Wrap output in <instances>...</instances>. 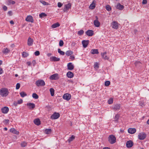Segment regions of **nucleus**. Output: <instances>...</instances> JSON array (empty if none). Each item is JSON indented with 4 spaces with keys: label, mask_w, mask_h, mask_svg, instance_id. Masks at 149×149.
I'll list each match as a JSON object with an SVG mask.
<instances>
[{
    "label": "nucleus",
    "mask_w": 149,
    "mask_h": 149,
    "mask_svg": "<svg viewBox=\"0 0 149 149\" xmlns=\"http://www.w3.org/2000/svg\"><path fill=\"white\" fill-rule=\"evenodd\" d=\"M10 50L8 48H4L2 52L5 54L9 53Z\"/></svg>",
    "instance_id": "obj_26"
},
{
    "label": "nucleus",
    "mask_w": 149,
    "mask_h": 149,
    "mask_svg": "<svg viewBox=\"0 0 149 149\" xmlns=\"http://www.w3.org/2000/svg\"><path fill=\"white\" fill-rule=\"evenodd\" d=\"M112 27L115 29H117L118 27V24L116 21H113L111 23Z\"/></svg>",
    "instance_id": "obj_8"
},
{
    "label": "nucleus",
    "mask_w": 149,
    "mask_h": 149,
    "mask_svg": "<svg viewBox=\"0 0 149 149\" xmlns=\"http://www.w3.org/2000/svg\"><path fill=\"white\" fill-rule=\"evenodd\" d=\"M115 7L117 9H118L119 10H122L124 8L123 6L121 5V4L119 3H117V5L115 6Z\"/></svg>",
    "instance_id": "obj_14"
},
{
    "label": "nucleus",
    "mask_w": 149,
    "mask_h": 149,
    "mask_svg": "<svg viewBox=\"0 0 149 149\" xmlns=\"http://www.w3.org/2000/svg\"><path fill=\"white\" fill-rule=\"evenodd\" d=\"M22 102H23L22 100L21 99L18 101L17 103L19 104H21L22 103Z\"/></svg>",
    "instance_id": "obj_52"
},
{
    "label": "nucleus",
    "mask_w": 149,
    "mask_h": 149,
    "mask_svg": "<svg viewBox=\"0 0 149 149\" xmlns=\"http://www.w3.org/2000/svg\"><path fill=\"white\" fill-rule=\"evenodd\" d=\"M22 56L24 57H26L29 56V54L26 52H24L22 53Z\"/></svg>",
    "instance_id": "obj_39"
},
{
    "label": "nucleus",
    "mask_w": 149,
    "mask_h": 149,
    "mask_svg": "<svg viewBox=\"0 0 149 149\" xmlns=\"http://www.w3.org/2000/svg\"><path fill=\"white\" fill-rule=\"evenodd\" d=\"M58 52L59 53L60 55H64L65 54V52H64L61 51L60 49H58Z\"/></svg>",
    "instance_id": "obj_37"
},
{
    "label": "nucleus",
    "mask_w": 149,
    "mask_h": 149,
    "mask_svg": "<svg viewBox=\"0 0 149 149\" xmlns=\"http://www.w3.org/2000/svg\"><path fill=\"white\" fill-rule=\"evenodd\" d=\"M119 115L118 114L116 115L114 118V120L115 122H117L119 118Z\"/></svg>",
    "instance_id": "obj_33"
},
{
    "label": "nucleus",
    "mask_w": 149,
    "mask_h": 149,
    "mask_svg": "<svg viewBox=\"0 0 149 149\" xmlns=\"http://www.w3.org/2000/svg\"><path fill=\"white\" fill-rule=\"evenodd\" d=\"M40 2L44 5H45L47 4V3L45 2V1H40Z\"/></svg>",
    "instance_id": "obj_50"
},
{
    "label": "nucleus",
    "mask_w": 149,
    "mask_h": 149,
    "mask_svg": "<svg viewBox=\"0 0 149 149\" xmlns=\"http://www.w3.org/2000/svg\"><path fill=\"white\" fill-rule=\"evenodd\" d=\"M51 60L54 61H59L60 59L59 58L56 57L55 56H52L50 58Z\"/></svg>",
    "instance_id": "obj_22"
},
{
    "label": "nucleus",
    "mask_w": 149,
    "mask_h": 149,
    "mask_svg": "<svg viewBox=\"0 0 149 149\" xmlns=\"http://www.w3.org/2000/svg\"><path fill=\"white\" fill-rule=\"evenodd\" d=\"M112 109L115 111H118L120 109V104H116L112 107Z\"/></svg>",
    "instance_id": "obj_10"
},
{
    "label": "nucleus",
    "mask_w": 149,
    "mask_h": 149,
    "mask_svg": "<svg viewBox=\"0 0 149 149\" xmlns=\"http://www.w3.org/2000/svg\"><path fill=\"white\" fill-rule=\"evenodd\" d=\"M116 137L113 135H110L108 137V141L111 144L115 143L116 142Z\"/></svg>",
    "instance_id": "obj_2"
},
{
    "label": "nucleus",
    "mask_w": 149,
    "mask_h": 149,
    "mask_svg": "<svg viewBox=\"0 0 149 149\" xmlns=\"http://www.w3.org/2000/svg\"><path fill=\"white\" fill-rule=\"evenodd\" d=\"M136 130L135 128H130L128 130V132L129 133L133 134L136 132Z\"/></svg>",
    "instance_id": "obj_19"
},
{
    "label": "nucleus",
    "mask_w": 149,
    "mask_h": 149,
    "mask_svg": "<svg viewBox=\"0 0 149 149\" xmlns=\"http://www.w3.org/2000/svg\"><path fill=\"white\" fill-rule=\"evenodd\" d=\"M9 120L8 119L5 120L3 121V123L5 124H7L9 122Z\"/></svg>",
    "instance_id": "obj_48"
},
{
    "label": "nucleus",
    "mask_w": 149,
    "mask_h": 149,
    "mask_svg": "<svg viewBox=\"0 0 149 149\" xmlns=\"http://www.w3.org/2000/svg\"><path fill=\"white\" fill-rule=\"evenodd\" d=\"M8 1L10 4H11L13 5L15 3V2L14 1Z\"/></svg>",
    "instance_id": "obj_54"
},
{
    "label": "nucleus",
    "mask_w": 149,
    "mask_h": 149,
    "mask_svg": "<svg viewBox=\"0 0 149 149\" xmlns=\"http://www.w3.org/2000/svg\"><path fill=\"white\" fill-rule=\"evenodd\" d=\"M25 20L27 22H31L32 23L33 22V17L31 15H29L27 17Z\"/></svg>",
    "instance_id": "obj_16"
},
{
    "label": "nucleus",
    "mask_w": 149,
    "mask_h": 149,
    "mask_svg": "<svg viewBox=\"0 0 149 149\" xmlns=\"http://www.w3.org/2000/svg\"><path fill=\"white\" fill-rule=\"evenodd\" d=\"M64 42L62 40H60L59 42V46L62 47L63 45Z\"/></svg>",
    "instance_id": "obj_45"
},
{
    "label": "nucleus",
    "mask_w": 149,
    "mask_h": 149,
    "mask_svg": "<svg viewBox=\"0 0 149 149\" xmlns=\"http://www.w3.org/2000/svg\"><path fill=\"white\" fill-rule=\"evenodd\" d=\"M147 1L146 0H143L142 1V3L143 4H146L147 3Z\"/></svg>",
    "instance_id": "obj_57"
},
{
    "label": "nucleus",
    "mask_w": 149,
    "mask_h": 149,
    "mask_svg": "<svg viewBox=\"0 0 149 149\" xmlns=\"http://www.w3.org/2000/svg\"><path fill=\"white\" fill-rule=\"evenodd\" d=\"M46 16H47V15L43 13H40L39 15V17L41 18L46 17Z\"/></svg>",
    "instance_id": "obj_42"
},
{
    "label": "nucleus",
    "mask_w": 149,
    "mask_h": 149,
    "mask_svg": "<svg viewBox=\"0 0 149 149\" xmlns=\"http://www.w3.org/2000/svg\"><path fill=\"white\" fill-rule=\"evenodd\" d=\"M107 54V53L106 52H105L104 53H101L102 56V57L105 60L106 59H108V58L107 56V55H106V54Z\"/></svg>",
    "instance_id": "obj_25"
},
{
    "label": "nucleus",
    "mask_w": 149,
    "mask_h": 149,
    "mask_svg": "<svg viewBox=\"0 0 149 149\" xmlns=\"http://www.w3.org/2000/svg\"><path fill=\"white\" fill-rule=\"evenodd\" d=\"M110 84V82L109 81H107L105 82L104 85L106 86H108Z\"/></svg>",
    "instance_id": "obj_43"
},
{
    "label": "nucleus",
    "mask_w": 149,
    "mask_h": 149,
    "mask_svg": "<svg viewBox=\"0 0 149 149\" xmlns=\"http://www.w3.org/2000/svg\"><path fill=\"white\" fill-rule=\"evenodd\" d=\"M1 112L3 113H7L9 111V108L7 107H5L1 109Z\"/></svg>",
    "instance_id": "obj_12"
},
{
    "label": "nucleus",
    "mask_w": 149,
    "mask_h": 149,
    "mask_svg": "<svg viewBox=\"0 0 149 149\" xmlns=\"http://www.w3.org/2000/svg\"><path fill=\"white\" fill-rule=\"evenodd\" d=\"M96 19L94 21V25L96 27L100 26V23L98 21V18L97 16H95Z\"/></svg>",
    "instance_id": "obj_5"
},
{
    "label": "nucleus",
    "mask_w": 149,
    "mask_h": 149,
    "mask_svg": "<svg viewBox=\"0 0 149 149\" xmlns=\"http://www.w3.org/2000/svg\"><path fill=\"white\" fill-rule=\"evenodd\" d=\"M50 92L51 95L52 96H53L54 95V89L53 88H50Z\"/></svg>",
    "instance_id": "obj_35"
},
{
    "label": "nucleus",
    "mask_w": 149,
    "mask_h": 149,
    "mask_svg": "<svg viewBox=\"0 0 149 149\" xmlns=\"http://www.w3.org/2000/svg\"><path fill=\"white\" fill-rule=\"evenodd\" d=\"M27 64L28 66H30L31 64V63L30 62H27Z\"/></svg>",
    "instance_id": "obj_63"
},
{
    "label": "nucleus",
    "mask_w": 149,
    "mask_h": 149,
    "mask_svg": "<svg viewBox=\"0 0 149 149\" xmlns=\"http://www.w3.org/2000/svg\"><path fill=\"white\" fill-rule=\"evenodd\" d=\"M68 69L70 70H72L74 68V66L71 63H69L68 64Z\"/></svg>",
    "instance_id": "obj_15"
},
{
    "label": "nucleus",
    "mask_w": 149,
    "mask_h": 149,
    "mask_svg": "<svg viewBox=\"0 0 149 149\" xmlns=\"http://www.w3.org/2000/svg\"><path fill=\"white\" fill-rule=\"evenodd\" d=\"M70 59L73 60L74 59V56H70Z\"/></svg>",
    "instance_id": "obj_58"
},
{
    "label": "nucleus",
    "mask_w": 149,
    "mask_h": 149,
    "mask_svg": "<svg viewBox=\"0 0 149 149\" xmlns=\"http://www.w3.org/2000/svg\"><path fill=\"white\" fill-rule=\"evenodd\" d=\"M20 87V84L19 83H17L16 85V89H19Z\"/></svg>",
    "instance_id": "obj_49"
},
{
    "label": "nucleus",
    "mask_w": 149,
    "mask_h": 149,
    "mask_svg": "<svg viewBox=\"0 0 149 149\" xmlns=\"http://www.w3.org/2000/svg\"><path fill=\"white\" fill-rule=\"evenodd\" d=\"M3 72V70L1 68H0V74H2Z\"/></svg>",
    "instance_id": "obj_59"
},
{
    "label": "nucleus",
    "mask_w": 149,
    "mask_h": 149,
    "mask_svg": "<svg viewBox=\"0 0 149 149\" xmlns=\"http://www.w3.org/2000/svg\"><path fill=\"white\" fill-rule=\"evenodd\" d=\"M36 84L38 86H43L45 85V83L44 80L39 79L36 81Z\"/></svg>",
    "instance_id": "obj_3"
},
{
    "label": "nucleus",
    "mask_w": 149,
    "mask_h": 149,
    "mask_svg": "<svg viewBox=\"0 0 149 149\" xmlns=\"http://www.w3.org/2000/svg\"><path fill=\"white\" fill-rule=\"evenodd\" d=\"M32 97L35 99H37L38 98V96L36 93H33V94Z\"/></svg>",
    "instance_id": "obj_38"
},
{
    "label": "nucleus",
    "mask_w": 149,
    "mask_h": 149,
    "mask_svg": "<svg viewBox=\"0 0 149 149\" xmlns=\"http://www.w3.org/2000/svg\"><path fill=\"white\" fill-rule=\"evenodd\" d=\"M60 117V114L58 113L55 112L51 116L50 118L53 119L58 118Z\"/></svg>",
    "instance_id": "obj_4"
},
{
    "label": "nucleus",
    "mask_w": 149,
    "mask_h": 149,
    "mask_svg": "<svg viewBox=\"0 0 149 149\" xmlns=\"http://www.w3.org/2000/svg\"><path fill=\"white\" fill-rule=\"evenodd\" d=\"M86 33L88 36H92L93 35V31L92 30H88L86 32Z\"/></svg>",
    "instance_id": "obj_17"
},
{
    "label": "nucleus",
    "mask_w": 149,
    "mask_h": 149,
    "mask_svg": "<svg viewBox=\"0 0 149 149\" xmlns=\"http://www.w3.org/2000/svg\"><path fill=\"white\" fill-rule=\"evenodd\" d=\"M10 131L14 134H18L19 132L17 131L14 128H11L10 130Z\"/></svg>",
    "instance_id": "obj_28"
},
{
    "label": "nucleus",
    "mask_w": 149,
    "mask_h": 149,
    "mask_svg": "<svg viewBox=\"0 0 149 149\" xmlns=\"http://www.w3.org/2000/svg\"><path fill=\"white\" fill-rule=\"evenodd\" d=\"M3 9L4 11H6L7 9V7L6 6H4L3 7Z\"/></svg>",
    "instance_id": "obj_56"
},
{
    "label": "nucleus",
    "mask_w": 149,
    "mask_h": 149,
    "mask_svg": "<svg viewBox=\"0 0 149 149\" xmlns=\"http://www.w3.org/2000/svg\"><path fill=\"white\" fill-rule=\"evenodd\" d=\"M106 9L108 11H110L111 9V6L109 5H107L106 6Z\"/></svg>",
    "instance_id": "obj_41"
},
{
    "label": "nucleus",
    "mask_w": 149,
    "mask_h": 149,
    "mask_svg": "<svg viewBox=\"0 0 149 149\" xmlns=\"http://www.w3.org/2000/svg\"><path fill=\"white\" fill-rule=\"evenodd\" d=\"M67 77L68 78H72L74 76L73 73L70 71H69L67 72L66 74Z\"/></svg>",
    "instance_id": "obj_21"
},
{
    "label": "nucleus",
    "mask_w": 149,
    "mask_h": 149,
    "mask_svg": "<svg viewBox=\"0 0 149 149\" xmlns=\"http://www.w3.org/2000/svg\"><path fill=\"white\" fill-rule=\"evenodd\" d=\"M139 104L140 106H141L142 107H143V106H144V103L142 102H139Z\"/></svg>",
    "instance_id": "obj_55"
},
{
    "label": "nucleus",
    "mask_w": 149,
    "mask_h": 149,
    "mask_svg": "<svg viewBox=\"0 0 149 149\" xmlns=\"http://www.w3.org/2000/svg\"><path fill=\"white\" fill-rule=\"evenodd\" d=\"M89 40H84L82 42V44L84 48H86L89 43Z\"/></svg>",
    "instance_id": "obj_13"
},
{
    "label": "nucleus",
    "mask_w": 149,
    "mask_h": 149,
    "mask_svg": "<svg viewBox=\"0 0 149 149\" xmlns=\"http://www.w3.org/2000/svg\"><path fill=\"white\" fill-rule=\"evenodd\" d=\"M146 134L144 132L140 133L138 135V138L141 140H143L146 137Z\"/></svg>",
    "instance_id": "obj_7"
},
{
    "label": "nucleus",
    "mask_w": 149,
    "mask_h": 149,
    "mask_svg": "<svg viewBox=\"0 0 149 149\" xmlns=\"http://www.w3.org/2000/svg\"><path fill=\"white\" fill-rule=\"evenodd\" d=\"M20 94L22 97H24L27 95V94L24 91L21 92L20 93Z\"/></svg>",
    "instance_id": "obj_34"
},
{
    "label": "nucleus",
    "mask_w": 149,
    "mask_h": 149,
    "mask_svg": "<svg viewBox=\"0 0 149 149\" xmlns=\"http://www.w3.org/2000/svg\"><path fill=\"white\" fill-rule=\"evenodd\" d=\"M51 80H57L58 79L59 77L58 75L57 74H55L52 75L49 78Z\"/></svg>",
    "instance_id": "obj_11"
},
{
    "label": "nucleus",
    "mask_w": 149,
    "mask_h": 149,
    "mask_svg": "<svg viewBox=\"0 0 149 149\" xmlns=\"http://www.w3.org/2000/svg\"><path fill=\"white\" fill-rule=\"evenodd\" d=\"M60 26V24L58 23H56L53 24L51 27L52 28H54L58 27Z\"/></svg>",
    "instance_id": "obj_29"
},
{
    "label": "nucleus",
    "mask_w": 149,
    "mask_h": 149,
    "mask_svg": "<svg viewBox=\"0 0 149 149\" xmlns=\"http://www.w3.org/2000/svg\"><path fill=\"white\" fill-rule=\"evenodd\" d=\"M73 52L72 51H71L70 50L68 51L65 53L68 56L71 55L72 54H73Z\"/></svg>",
    "instance_id": "obj_32"
},
{
    "label": "nucleus",
    "mask_w": 149,
    "mask_h": 149,
    "mask_svg": "<svg viewBox=\"0 0 149 149\" xmlns=\"http://www.w3.org/2000/svg\"><path fill=\"white\" fill-rule=\"evenodd\" d=\"M8 13L10 15H11L12 14V12L11 11H9L8 12Z\"/></svg>",
    "instance_id": "obj_61"
},
{
    "label": "nucleus",
    "mask_w": 149,
    "mask_h": 149,
    "mask_svg": "<svg viewBox=\"0 0 149 149\" xmlns=\"http://www.w3.org/2000/svg\"><path fill=\"white\" fill-rule=\"evenodd\" d=\"M126 144L127 148H131L133 146V143L130 140L127 142Z\"/></svg>",
    "instance_id": "obj_18"
},
{
    "label": "nucleus",
    "mask_w": 149,
    "mask_h": 149,
    "mask_svg": "<svg viewBox=\"0 0 149 149\" xmlns=\"http://www.w3.org/2000/svg\"><path fill=\"white\" fill-rule=\"evenodd\" d=\"M10 24H14V22L13 20H11L10 22Z\"/></svg>",
    "instance_id": "obj_62"
},
{
    "label": "nucleus",
    "mask_w": 149,
    "mask_h": 149,
    "mask_svg": "<svg viewBox=\"0 0 149 149\" xmlns=\"http://www.w3.org/2000/svg\"><path fill=\"white\" fill-rule=\"evenodd\" d=\"M91 53L92 54H98L99 53L97 49H92L91 51Z\"/></svg>",
    "instance_id": "obj_27"
},
{
    "label": "nucleus",
    "mask_w": 149,
    "mask_h": 149,
    "mask_svg": "<svg viewBox=\"0 0 149 149\" xmlns=\"http://www.w3.org/2000/svg\"><path fill=\"white\" fill-rule=\"evenodd\" d=\"M63 97L64 99L68 101L70 99L71 95L69 93H65L63 95Z\"/></svg>",
    "instance_id": "obj_6"
},
{
    "label": "nucleus",
    "mask_w": 149,
    "mask_h": 149,
    "mask_svg": "<svg viewBox=\"0 0 149 149\" xmlns=\"http://www.w3.org/2000/svg\"><path fill=\"white\" fill-rule=\"evenodd\" d=\"M27 105L29 106L30 109H33L35 107V104L31 103H28Z\"/></svg>",
    "instance_id": "obj_24"
},
{
    "label": "nucleus",
    "mask_w": 149,
    "mask_h": 149,
    "mask_svg": "<svg viewBox=\"0 0 149 149\" xmlns=\"http://www.w3.org/2000/svg\"><path fill=\"white\" fill-rule=\"evenodd\" d=\"M21 146L22 147H25L27 145V143L25 142H23L21 144Z\"/></svg>",
    "instance_id": "obj_44"
},
{
    "label": "nucleus",
    "mask_w": 149,
    "mask_h": 149,
    "mask_svg": "<svg viewBox=\"0 0 149 149\" xmlns=\"http://www.w3.org/2000/svg\"><path fill=\"white\" fill-rule=\"evenodd\" d=\"M84 31L83 30H81L78 32V34L79 36H81L83 34Z\"/></svg>",
    "instance_id": "obj_40"
},
{
    "label": "nucleus",
    "mask_w": 149,
    "mask_h": 149,
    "mask_svg": "<svg viewBox=\"0 0 149 149\" xmlns=\"http://www.w3.org/2000/svg\"><path fill=\"white\" fill-rule=\"evenodd\" d=\"M75 138L74 136L73 135H72L69 138L68 140L67 141L69 143L71 141H73Z\"/></svg>",
    "instance_id": "obj_31"
},
{
    "label": "nucleus",
    "mask_w": 149,
    "mask_h": 149,
    "mask_svg": "<svg viewBox=\"0 0 149 149\" xmlns=\"http://www.w3.org/2000/svg\"><path fill=\"white\" fill-rule=\"evenodd\" d=\"M40 52L38 51L35 52L34 53V54L36 56H39L40 55Z\"/></svg>",
    "instance_id": "obj_47"
},
{
    "label": "nucleus",
    "mask_w": 149,
    "mask_h": 149,
    "mask_svg": "<svg viewBox=\"0 0 149 149\" xmlns=\"http://www.w3.org/2000/svg\"><path fill=\"white\" fill-rule=\"evenodd\" d=\"M32 63L33 64V65L34 66L36 64V61L35 60H33L32 62Z\"/></svg>",
    "instance_id": "obj_60"
},
{
    "label": "nucleus",
    "mask_w": 149,
    "mask_h": 149,
    "mask_svg": "<svg viewBox=\"0 0 149 149\" xmlns=\"http://www.w3.org/2000/svg\"><path fill=\"white\" fill-rule=\"evenodd\" d=\"M71 5L70 3H69L65 5V7L63 9L64 12H67L69 9L71 8Z\"/></svg>",
    "instance_id": "obj_9"
},
{
    "label": "nucleus",
    "mask_w": 149,
    "mask_h": 149,
    "mask_svg": "<svg viewBox=\"0 0 149 149\" xmlns=\"http://www.w3.org/2000/svg\"><path fill=\"white\" fill-rule=\"evenodd\" d=\"M94 68H99L98 63H96L95 64Z\"/></svg>",
    "instance_id": "obj_53"
},
{
    "label": "nucleus",
    "mask_w": 149,
    "mask_h": 149,
    "mask_svg": "<svg viewBox=\"0 0 149 149\" xmlns=\"http://www.w3.org/2000/svg\"><path fill=\"white\" fill-rule=\"evenodd\" d=\"M33 122L34 124L37 125H39L40 124V121L39 118L35 119Z\"/></svg>",
    "instance_id": "obj_23"
},
{
    "label": "nucleus",
    "mask_w": 149,
    "mask_h": 149,
    "mask_svg": "<svg viewBox=\"0 0 149 149\" xmlns=\"http://www.w3.org/2000/svg\"><path fill=\"white\" fill-rule=\"evenodd\" d=\"M33 40L31 38H29L28 40L27 44L28 46H30L33 45Z\"/></svg>",
    "instance_id": "obj_20"
},
{
    "label": "nucleus",
    "mask_w": 149,
    "mask_h": 149,
    "mask_svg": "<svg viewBox=\"0 0 149 149\" xmlns=\"http://www.w3.org/2000/svg\"><path fill=\"white\" fill-rule=\"evenodd\" d=\"M113 99L112 98L110 99L108 101L109 104H111L113 103Z\"/></svg>",
    "instance_id": "obj_46"
},
{
    "label": "nucleus",
    "mask_w": 149,
    "mask_h": 149,
    "mask_svg": "<svg viewBox=\"0 0 149 149\" xmlns=\"http://www.w3.org/2000/svg\"><path fill=\"white\" fill-rule=\"evenodd\" d=\"M103 149H110V148L108 147H105L103 148Z\"/></svg>",
    "instance_id": "obj_64"
},
{
    "label": "nucleus",
    "mask_w": 149,
    "mask_h": 149,
    "mask_svg": "<svg viewBox=\"0 0 149 149\" xmlns=\"http://www.w3.org/2000/svg\"><path fill=\"white\" fill-rule=\"evenodd\" d=\"M58 7H61L63 5V4L62 3H61V2H58Z\"/></svg>",
    "instance_id": "obj_51"
},
{
    "label": "nucleus",
    "mask_w": 149,
    "mask_h": 149,
    "mask_svg": "<svg viewBox=\"0 0 149 149\" xmlns=\"http://www.w3.org/2000/svg\"><path fill=\"white\" fill-rule=\"evenodd\" d=\"M9 93L8 91L7 88H2L0 90V95L3 97L7 96Z\"/></svg>",
    "instance_id": "obj_1"
},
{
    "label": "nucleus",
    "mask_w": 149,
    "mask_h": 149,
    "mask_svg": "<svg viewBox=\"0 0 149 149\" xmlns=\"http://www.w3.org/2000/svg\"><path fill=\"white\" fill-rule=\"evenodd\" d=\"M95 1H93L92 3H91L89 6V8L91 9H93L95 8V3H94Z\"/></svg>",
    "instance_id": "obj_30"
},
{
    "label": "nucleus",
    "mask_w": 149,
    "mask_h": 149,
    "mask_svg": "<svg viewBox=\"0 0 149 149\" xmlns=\"http://www.w3.org/2000/svg\"><path fill=\"white\" fill-rule=\"evenodd\" d=\"M51 129H47L45 130V133L47 134H49L51 133Z\"/></svg>",
    "instance_id": "obj_36"
}]
</instances>
